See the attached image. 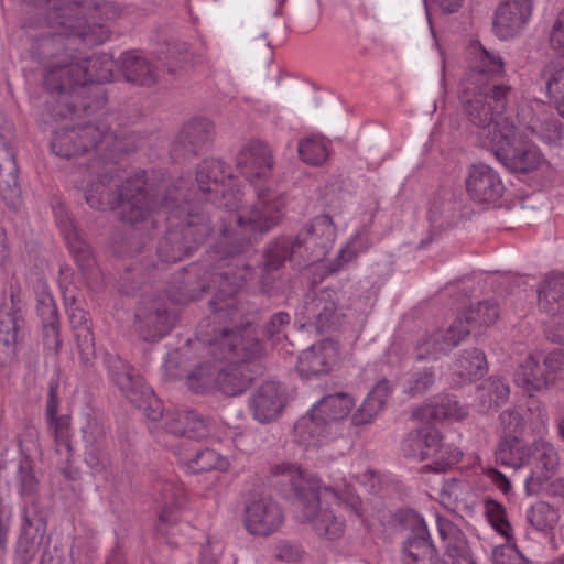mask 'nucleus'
<instances>
[{
  "mask_svg": "<svg viewBox=\"0 0 564 564\" xmlns=\"http://www.w3.org/2000/svg\"><path fill=\"white\" fill-rule=\"evenodd\" d=\"M188 180H161L148 189L147 178L140 191L144 200L139 205L151 210L149 220L130 224L134 230L150 234L165 220L170 228L158 246L161 262L183 260L197 250L215 231L212 218L219 223L213 246L214 264L207 261L191 263L178 273L183 300H197L207 290H215L209 306L217 317L231 316L236 310L234 295L251 276V267L241 254L259 236L278 225L281 200L269 189H258V202L242 206L243 194L230 167L221 160L205 159L196 171L197 191L188 188Z\"/></svg>",
  "mask_w": 564,
  "mask_h": 564,
  "instance_id": "f257e3e1",
  "label": "nucleus"
},
{
  "mask_svg": "<svg viewBox=\"0 0 564 564\" xmlns=\"http://www.w3.org/2000/svg\"><path fill=\"white\" fill-rule=\"evenodd\" d=\"M134 148L127 138L118 137L104 122L64 127L56 130L51 140V150L57 156L72 159L79 154L89 155L86 203L97 210L119 208L120 219L129 224L150 221L151 215L150 209L144 212L139 205L144 200L140 193L144 185V171L128 175L116 166L120 156Z\"/></svg>",
  "mask_w": 564,
  "mask_h": 564,
  "instance_id": "f03ea898",
  "label": "nucleus"
},
{
  "mask_svg": "<svg viewBox=\"0 0 564 564\" xmlns=\"http://www.w3.org/2000/svg\"><path fill=\"white\" fill-rule=\"evenodd\" d=\"M473 63L460 83L459 100L468 120L477 127L482 145L509 172L528 174L545 162L540 149L524 138L514 122L505 117L508 86L489 82L488 76L503 72L499 55L487 51L479 42L470 45Z\"/></svg>",
  "mask_w": 564,
  "mask_h": 564,
  "instance_id": "7ed1b4c3",
  "label": "nucleus"
},
{
  "mask_svg": "<svg viewBox=\"0 0 564 564\" xmlns=\"http://www.w3.org/2000/svg\"><path fill=\"white\" fill-rule=\"evenodd\" d=\"M204 327V323H200L197 330L198 340L209 346L215 360H226L228 365L223 369H218L210 362L200 365L187 376L189 389L195 392H205L215 387L226 395H238L245 392L253 379L247 362L262 352L256 328L249 323L235 330L225 327L214 328L215 336H210Z\"/></svg>",
  "mask_w": 564,
  "mask_h": 564,
  "instance_id": "20e7f679",
  "label": "nucleus"
},
{
  "mask_svg": "<svg viewBox=\"0 0 564 564\" xmlns=\"http://www.w3.org/2000/svg\"><path fill=\"white\" fill-rule=\"evenodd\" d=\"M276 471L291 476L297 475L310 485V488L305 486L299 488L294 501V516L300 522L311 523L318 536L336 540L345 531V520L335 514L333 509L323 507L322 499L326 501L330 498L337 503L345 505L356 516H361V500L345 479L326 486L322 485L319 479L308 478L306 473L295 465L278 466Z\"/></svg>",
  "mask_w": 564,
  "mask_h": 564,
  "instance_id": "39448f33",
  "label": "nucleus"
},
{
  "mask_svg": "<svg viewBox=\"0 0 564 564\" xmlns=\"http://www.w3.org/2000/svg\"><path fill=\"white\" fill-rule=\"evenodd\" d=\"M410 533L402 543L403 564H475L464 532L448 518L436 514L438 535L445 552L438 557L425 520L414 513L410 520Z\"/></svg>",
  "mask_w": 564,
  "mask_h": 564,
  "instance_id": "423d86ee",
  "label": "nucleus"
},
{
  "mask_svg": "<svg viewBox=\"0 0 564 564\" xmlns=\"http://www.w3.org/2000/svg\"><path fill=\"white\" fill-rule=\"evenodd\" d=\"M401 451L405 457L417 462L434 458L436 470L457 464L463 456L457 447L445 446L440 432L431 425L408 433L402 441Z\"/></svg>",
  "mask_w": 564,
  "mask_h": 564,
  "instance_id": "0eeeda50",
  "label": "nucleus"
},
{
  "mask_svg": "<svg viewBox=\"0 0 564 564\" xmlns=\"http://www.w3.org/2000/svg\"><path fill=\"white\" fill-rule=\"evenodd\" d=\"M84 462L95 478L108 480L111 476V459L108 452L107 426L104 420L91 413L85 414L82 426Z\"/></svg>",
  "mask_w": 564,
  "mask_h": 564,
  "instance_id": "6e6552de",
  "label": "nucleus"
},
{
  "mask_svg": "<svg viewBox=\"0 0 564 564\" xmlns=\"http://www.w3.org/2000/svg\"><path fill=\"white\" fill-rule=\"evenodd\" d=\"M236 166L240 174L258 189H269L281 200V209L284 205V198L269 186H262L267 183L273 172L274 159L271 148L259 140H252L243 145L237 154Z\"/></svg>",
  "mask_w": 564,
  "mask_h": 564,
  "instance_id": "1a4fd4ad",
  "label": "nucleus"
},
{
  "mask_svg": "<svg viewBox=\"0 0 564 564\" xmlns=\"http://www.w3.org/2000/svg\"><path fill=\"white\" fill-rule=\"evenodd\" d=\"M295 250L301 251V260L315 262L324 258L336 239V228L328 215L314 217L295 236Z\"/></svg>",
  "mask_w": 564,
  "mask_h": 564,
  "instance_id": "9d476101",
  "label": "nucleus"
},
{
  "mask_svg": "<svg viewBox=\"0 0 564 564\" xmlns=\"http://www.w3.org/2000/svg\"><path fill=\"white\" fill-rule=\"evenodd\" d=\"M173 316L165 296H145L135 310V326L145 341L162 339L173 326Z\"/></svg>",
  "mask_w": 564,
  "mask_h": 564,
  "instance_id": "9b49d317",
  "label": "nucleus"
},
{
  "mask_svg": "<svg viewBox=\"0 0 564 564\" xmlns=\"http://www.w3.org/2000/svg\"><path fill=\"white\" fill-rule=\"evenodd\" d=\"M338 295L334 290L323 289L308 294L301 314L306 324L314 326L319 334L336 330L341 326V315L337 311Z\"/></svg>",
  "mask_w": 564,
  "mask_h": 564,
  "instance_id": "f8f14e48",
  "label": "nucleus"
},
{
  "mask_svg": "<svg viewBox=\"0 0 564 564\" xmlns=\"http://www.w3.org/2000/svg\"><path fill=\"white\" fill-rule=\"evenodd\" d=\"M284 521L281 507L271 498L252 499L245 506L243 525L254 536H268L276 532Z\"/></svg>",
  "mask_w": 564,
  "mask_h": 564,
  "instance_id": "ddd939ff",
  "label": "nucleus"
},
{
  "mask_svg": "<svg viewBox=\"0 0 564 564\" xmlns=\"http://www.w3.org/2000/svg\"><path fill=\"white\" fill-rule=\"evenodd\" d=\"M462 319H454L447 328H437L420 336L414 347L416 359H437L457 347L466 337L467 330L459 328Z\"/></svg>",
  "mask_w": 564,
  "mask_h": 564,
  "instance_id": "4468645a",
  "label": "nucleus"
},
{
  "mask_svg": "<svg viewBox=\"0 0 564 564\" xmlns=\"http://www.w3.org/2000/svg\"><path fill=\"white\" fill-rule=\"evenodd\" d=\"M465 184L469 198L479 204L495 203L505 193V185L500 174L485 163L469 166Z\"/></svg>",
  "mask_w": 564,
  "mask_h": 564,
  "instance_id": "2eb2a0df",
  "label": "nucleus"
},
{
  "mask_svg": "<svg viewBox=\"0 0 564 564\" xmlns=\"http://www.w3.org/2000/svg\"><path fill=\"white\" fill-rule=\"evenodd\" d=\"M58 379H51L45 406V416L48 430L53 433L55 440L56 453L64 456L65 463H70L73 458V446L70 441V423L66 415H58L59 398Z\"/></svg>",
  "mask_w": 564,
  "mask_h": 564,
  "instance_id": "dca6fc26",
  "label": "nucleus"
},
{
  "mask_svg": "<svg viewBox=\"0 0 564 564\" xmlns=\"http://www.w3.org/2000/svg\"><path fill=\"white\" fill-rule=\"evenodd\" d=\"M531 0H506L496 10L494 30L501 40L519 34L532 15Z\"/></svg>",
  "mask_w": 564,
  "mask_h": 564,
  "instance_id": "f3484780",
  "label": "nucleus"
},
{
  "mask_svg": "<svg viewBox=\"0 0 564 564\" xmlns=\"http://www.w3.org/2000/svg\"><path fill=\"white\" fill-rule=\"evenodd\" d=\"M338 434L339 431L334 430L321 415L313 413L312 408L294 425L295 440L304 449H318Z\"/></svg>",
  "mask_w": 564,
  "mask_h": 564,
  "instance_id": "a211bd4d",
  "label": "nucleus"
},
{
  "mask_svg": "<svg viewBox=\"0 0 564 564\" xmlns=\"http://www.w3.org/2000/svg\"><path fill=\"white\" fill-rule=\"evenodd\" d=\"M249 406L260 423L275 420L284 406L281 386L274 381L263 383L251 397Z\"/></svg>",
  "mask_w": 564,
  "mask_h": 564,
  "instance_id": "6ab92c4d",
  "label": "nucleus"
},
{
  "mask_svg": "<svg viewBox=\"0 0 564 564\" xmlns=\"http://www.w3.org/2000/svg\"><path fill=\"white\" fill-rule=\"evenodd\" d=\"M174 453L180 464L191 474L212 469H225L227 466V460L216 451L210 448H189L187 441H182L175 445Z\"/></svg>",
  "mask_w": 564,
  "mask_h": 564,
  "instance_id": "aec40b11",
  "label": "nucleus"
},
{
  "mask_svg": "<svg viewBox=\"0 0 564 564\" xmlns=\"http://www.w3.org/2000/svg\"><path fill=\"white\" fill-rule=\"evenodd\" d=\"M164 430L187 440L203 438L208 434L204 417L192 410L167 411L164 415Z\"/></svg>",
  "mask_w": 564,
  "mask_h": 564,
  "instance_id": "412c9836",
  "label": "nucleus"
},
{
  "mask_svg": "<svg viewBox=\"0 0 564 564\" xmlns=\"http://www.w3.org/2000/svg\"><path fill=\"white\" fill-rule=\"evenodd\" d=\"M214 124L206 118H194L187 121L177 134L174 151L178 149L184 153H198L212 140Z\"/></svg>",
  "mask_w": 564,
  "mask_h": 564,
  "instance_id": "4be33fe9",
  "label": "nucleus"
},
{
  "mask_svg": "<svg viewBox=\"0 0 564 564\" xmlns=\"http://www.w3.org/2000/svg\"><path fill=\"white\" fill-rule=\"evenodd\" d=\"M335 359V350L329 341L312 345L299 356L297 370L304 378L327 373Z\"/></svg>",
  "mask_w": 564,
  "mask_h": 564,
  "instance_id": "5701e85b",
  "label": "nucleus"
},
{
  "mask_svg": "<svg viewBox=\"0 0 564 564\" xmlns=\"http://www.w3.org/2000/svg\"><path fill=\"white\" fill-rule=\"evenodd\" d=\"M69 323L77 343V349L84 366L93 365L95 358V337L89 324L88 314L78 306L68 308Z\"/></svg>",
  "mask_w": 564,
  "mask_h": 564,
  "instance_id": "b1692460",
  "label": "nucleus"
},
{
  "mask_svg": "<svg viewBox=\"0 0 564 564\" xmlns=\"http://www.w3.org/2000/svg\"><path fill=\"white\" fill-rule=\"evenodd\" d=\"M104 364L108 370L110 380L119 388L121 393L129 399L144 383V379L135 369L118 355L107 352Z\"/></svg>",
  "mask_w": 564,
  "mask_h": 564,
  "instance_id": "393cba45",
  "label": "nucleus"
},
{
  "mask_svg": "<svg viewBox=\"0 0 564 564\" xmlns=\"http://www.w3.org/2000/svg\"><path fill=\"white\" fill-rule=\"evenodd\" d=\"M121 64L127 82L150 87L160 79V67L153 65L147 57L134 52L123 53Z\"/></svg>",
  "mask_w": 564,
  "mask_h": 564,
  "instance_id": "a878e982",
  "label": "nucleus"
},
{
  "mask_svg": "<svg viewBox=\"0 0 564 564\" xmlns=\"http://www.w3.org/2000/svg\"><path fill=\"white\" fill-rule=\"evenodd\" d=\"M56 221L79 268L83 271L88 270L95 263L89 245L83 239L73 220L62 213V209L56 210Z\"/></svg>",
  "mask_w": 564,
  "mask_h": 564,
  "instance_id": "bb28decb",
  "label": "nucleus"
},
{
  "mask_svg": "<svg viewBox=\"0 0 564 564\" xmlns=\"http://www.w3.org/2000/svg\"><path fill=\"white\" fill-rule=\"evenodd\" d=\"M354 399L345 392L327 394L315 402L311 408L313 413L321 415L333 429L339 431V422L348 416Z\"/></svg>",
  "mask_w": 564,
  "mask_h": 564,
  "instance_id": "cd10ccee",
  "label": "nucleus"
},
{
  "mask_svg": "<svg viewBox=\"0 0 564 564\" xmlns=\"http://www.w3.org/2000/svg\"><path fill=\"white\" fill-rule=\"evenodd\" d=\"M392 386L389 380L381 379L367 394L361 405L352 415L355 425H365L371 423L379 412L383 409L387 399L392 393Z\"/></svg>",
  "mask_w": 564,
  "mask_h": 564,
  "instance_id": "c85d7f7f",
  "label": "nucleus"
},
{
  "mask_svg": "<svg viewBox=\"0 0 564 564\" xmlns=\"http://www.w3.org/2000/svg\"><path fill=\"white\" fill-rule=\"evenodd\" d=\"M496 462L500 465L521 468L532 457L531 445H528L520 436H503L495 452Z\"/></svg>",
  "mask_w": 564,
  "mask_h": 564,
  "instance_id": "c756f323",
  "label": "nucleus"
},
{
  "mask_svg": "<svg viewBox=\"0 0 564 564\" xmlns=\"http://www.w3.org/2000/svg\"><path fill=\"white\" fill-rule=\"evenodd\" d=\"M514 383L529 393L540 391L549 386V377L534 355L527 356L514 371Z\"/></svg>",
  "mask_w": 564,
  "mask_h": 564,
  "instance_id": "7c9ffc66",
  "label": "nucleus"
},
{
  "mask_svg": "<svg viewBox=\"0 0 564 564\" xmlns=\"http://www.w3.org/2000/svg\"><path fill=\"white\" fill-rule=\"evenodd\" d=\"M14 484L21 503L36 505L39 500L40 480L35 474L34 462L18 459Z\"/></svg>",
  "mask_w": 564,
  "mask_h": 564,
  "instance_id": "2f4dec72",
  "label": "nucleus"
},
{
  "mask_svg": "<svg viewBox=\"0 0 564 564\" xmlns=\"http://www.w3.org/2000/svg\"><path fill=\"white\" fill-rule=\"evenodd\" d=\"M499 313L498 303L492 300H487L471 305L458 314L455 319H462V326L459 328L467 330L468 336L473 329L492 325L499 317Z\"/></svg>",
  "mask_w": 564,
  "mask_h": 564,
  "instance_id": "473e14b6",
  "label": "nucleus"
},
{
  "mask_svg": "<svg viewBox=\"0 0 564 564\" xmlns=\"http://www.w3.org/2000/svg\"><path fill=\"white\" fill-rule=\"evenodd\" d=\"M540 310L549 315L564 313V274L546 279L539 290Z\"/></svg>",
  "mask_w": 564,
  "mask_h": 564,
  "instance_id": "72a5a7b5",
  "label": "nucleus"
},
{
  "mask_svg": "<svg viewBox=\"0 0 564 564\" xmlns=\"http://www.w3.org/2000/svg\"><path fill=\"white\" fill-rule=\"evenodd\" d=\"M466 414V410L449 395L441 397L436 401L415 410L413 413V415L416 417L429 419L433 421H442L446 419L459 421L464 419Z\"/></svg>",
  "mask_w": 564,
  "mask_h": 564,
  "instance_id": "f704fd0d",
  "label": "nucleus"
},
{
  "mask_svg": "<svg viewBox=\"0 0 564 564\" xmlns=\"http://www.w3.org/2000/svg\"><path fill=\"white\" fill-rule=\"evenodd\" d=\"M510 395V387L507 379L491 376L478 388L477 398L481 411H489L507 402Z\"/></svg>",
  "mask_w": 564,
  "mask_h": 564,
  "instance_id": "c9c22d12",
  "label": "nucleus"
},
{
  "mask_svg": "<svg viewBox=\"0 0 564 564\" xmlns=\"http://www.w3.org/2000/svg\"><path fill=\"white\" fill-rule=\"evenodd\" d=\"M24 319L18 312L0 314V346L7 356H13L22 339Z\"/></svg>",
  "mask_w": 564,
  "mask_h": 564,
  "instance_id": "e433bc0d",
  "label": "nucleus"
},
{
  "mask_svg": "<svg viewBox=\"0 0 564 564\" xmlns=\"http://www.w3.org/2000/svg\"><path fill=\"white\" fill-rule=\"evenodd\" d=\"M370 230L367 226H361L343 247L334 261L333 270H339L345 263L355 260L360 254L367 252L371 247Z\"/></svg>",
  "mask_w": 564,
  "mask_h": 564,
  "instance_id": "4c0bfd02",
  "label": "nucleus"
},
{
  "mask_svg": "<svg viewBox=\"0 0 564 564\" xmlns=\"http://www.w3.org/2000/svg\"><path fill=\"white\" fill-rule=\"evenodd\" d=\"M128 401L141 409L149 420L164 422L162 401L145 382L134 393L129 394Z\"/></svg>",
  "mask_w": 564,
  "mask_h": 564,
  "instance_id": "58836bf2",
  "label": "nucleus"
},
{
  "mask_svg": "<svg viewBox=\"0 0 564 564\" xmlns=\"http://www.w3.org/2000/svg\"><path fill=\"white\" fill-rule=\"evenodd\" d=\"M297 152L304 163L322 165L329 154L328 142L322 137L311 135L299 141Z\"/></svg>",
  "mask_w": 564,
  "mask_h": 564,
  "instance_id": "ea45409f",
  "label": "nucleus"
},
{
  "mask_svg": "<svg viewBox=\"0 0 564 564\" xmlns=\"http://www.w3.org/2000/svg\"><path fill=\"white\" fill-rule=\"evenodd\" d=\"M265 258L267 268L276 270L289 259L301 260V251L295 250V239L282 237L270 245Z\"/></svg>",
  "mask_w": 564,
  "mask_h": 564,
  "instance_id": "a19ab883",
  "label": "nucleus"
},
{
  "mask_svg": "<svg viewBox=\"0 0 564 564\" xmlns=\"http://www.w3.org/2000/svg\"><path fill=\"white\" fill-rule=\"evenodd\" d=\"M532 456L545 473H555L560 466V454L555 445L545 440L538 438L531 444Z\"/></svg>",
  "mask_w": 564,
  "mask_h": 564,
  "instance_id": "79ce46f5",
  "label": "nucleus"
},
{
  "mask_svg": "<svg viewBox=\"0 0 564 564\" xmlns=\"http://www.w3.org/2000/svg\"><path fill=\"white\" fill-rule=\"evenodd\" d=\"M485 367V354L478 348L465 350L457 360L459 376L468 380L482 376Z\"/></svg>",
  "mask_w": 564,
  "mask_h": 564,
  "instance_id": "37998d69",
  "label": "nucleus"
},
{
  "mask_svg": "<svg viewBox=\"0 0 564 564\" xmlns=\"http://www.w3.org/2000/svg\"><path fill=\"white\" fill-rule=\"evenodd\" d=\"M525 520L536 531L544 532L553 528L556 521L555 510L550 503L538 501L527 509Z\"/></svg>",
  "mask_w": 564,
  "mask_h": 564,
  "instance_id": "c03bdc74",
  "label": "nucleus"
},
{
  "mask_svg": "<svg viewBox=\"0 0 564 564\" xmlns=\"http://www.w3.org/2000/svg\"><path fill=\"white\" fill-rule=\"evenodd\" d=\"M183 527L187 525L178 523V509L174 505L164 506L161 509L159 513L156 531L159 534L166 539L167 543L177 544V542H174L172 538L181 532Z\"/></svg>",
  "mask_w": 564,
  "mask_h": 564,
  "instance_id": "a18cd8bd",
  "label": "nucleus"
},
{
  "mask_svg": "<svg viewBox=\"0 0 564 564\" xmlns=\"http://www.w3.org/2000/svg\"><path fill=\"white\" fill-rule=\"evenodd\" d=\"M19 458L33 460V456L42 455L39 431L35 426L26 425L18 435Z\"/></svg>",
  "mask_w": 564,
  "mask_h": 564,
  "instance_id": "49530a36",
  "label": "nucleus"
},
{
  "mask_svg": "<svg viewBox=\"0 0 564 564\" xmlns=\"http://www.w3.org/2000/svg\"><path fill=\"white\" fill-rule=\"evenodd\" d=\"M435 382V371L432 367H425L411 372L404 384V392L416 397L426 392Z\"/></svg>",
  "mask_w": 564,
  "mask_h": 564,
  "instance_id": "de8ad7c7",
  "label": "nucleus"
},
{
  "mask_svg": "<svg viewBox=\"0 0 564 564\" xmlns=\"http://www.w3.org/2000/svg\"><path fill=\"white\" fill-rule=\"evenodd\" d=\"M485 508L487 518L494 529L505 536L507 541H510L512 539V528L507 520L505 507L495 500L488 499L486 500Z\"/></svg>",
  "mask_w": 564,
  "mask_h": 564,
  "instance_id": "09e8293b",
  "label": "nucleus"
},
{
  "mask_svg": "<svg viewBox=\"0 0 564 564\" xmlns=\"http://www.w3.org/2000/svg\"><path fill=\"white\" fill-rule=\"evenodd\" d=\"M37 534L21 532L15 544V557L20 564H29L39 551Z\"/></svg>",
  "mask_w": 564,
  "mask_h": 564,
  "instance_id": "8fccbe9b",
  "label": "nucleus"
},
{
  "mask_svg": "<svg viewBox=\"0 0 564 564\" xmlns=\"http://www.w3.org/2000/svg\"><path fill=\"white\" fill-rule=\"evenodd\" d=\"M543 367L549 377L550 383H560L564 386V351L555 349L546 355Z\"/></svg>",
  "mask_w": 564,
  "mask_h": 564,
  "instance_id": "3c124183",
  "label": "nucleus"
},
{
  "mask_svg": "<svg viewBox=\"0 0 564 564\" xmlns=\"http://www.w3.org/2000/svg\"><path fill=\"white\" fill-rule=\"evenodd\" d=\"M546 91L555 101L558 115L564 119V67L550 75L546 80Z\"/></svg>",
  "mask_w": 564,
  "mask_h": 564,
  "instance_id": "603ef678",
  "label": "nucleus"
},
{
  "mask_svg": "<svg viewBox=\"0 0 564 564\" xmlns=\"http://www.w3.org/2000/svg\"><path fill=\"white\" fill-rule=\"evenodd\" d=\"M500 425L505 436L518 435L524 431L525 422L521 414L514 410H505L499 415Z\"/></svg>",
  "mask_w": 564,
  "mask_h": 564,
  "instance_id": "864d4df0",
  "label": "nucleus"
},
{
  "mask_svg": "<svg viewBox=\"0 0 564 564\" xmlns=\"http://www.w3.org/2000/svg\"><path fill=\"white\" fill-rule=\"evenodd\" d=\"M492 561L495 564H531L516 545H506L495 549Z\"/></svg>",
  "mask_w": 564,
  "mask_h": 564,
  "instance_id": "5fc2aeb1",
  "label": "nucleus"
},
{
  "mask_svg": "<svg viewBox=\"0 0 564 564\" xmlns=\"http://www.w3.org/2000/svg\"><path fill=\"white\" fill-rule=\"evenodd\" d=\"M529 129L547 142L554 141L562 134L561 124L554 118H545L539 123H532Z\"/></svg>",
  "mask_w": 564,
  "mask_h": 564,
  "instance_id": "6e6d98bb",
  "label": "nucleus"
},
{
  "mask_svg": "<svg viewBox=\"0 0 564 564\" xmlns=\"http://www.w3.org/2000/svg\"><path fill=\"white\" fill-rule=\"evenodd\" d=\"M36 312L44 324L59 323L57 306L53 297L48 294H43L37 300Z\"/></svg>",
  "mask_w": 564,
  "mask_h": 564,
  "instance_id": "4d7b16f0",
  "label": "nucleus"
},
{
  "mask_svg": "<svg viewBox=\"0 0 564 564\" xmlns=\"http://www.w3.org/2000/svg\"><path fill=\"white\" fill-rule=\"evenodd\" d=\"M59 323L43 325V345L45 351L52 355H58L62 348Z\"/></svg>",
  "mask_w": 564,
  "mask_h": 564,
  "instance_id": "13d9d810",
  "label": "nucleus"
},
{
  "mask_svg": "<svg viewBox=\"0 0 564 564\" xmlns=\"http://www.w3.org/2000/svg\"><path fill=\"white\" fill-rule=\"evenodd\" d=\"M484 477L490 485H492L503 495L507 496L511 492L512 486L510 479L498 469L494 467L485 469Z\"/></svg>",
  "mask_w": 564,
  "mask_h": 564,
  "instance_id": "bf43d9fd",
  "label": "nucleus"
},
{
  "mask_svg": "<svg viewBox=\"0 0 564 564\" xmlns=\"http://www.w3.org/2000/svg\"><path fill=\"white\" fill-rule=\"evenodd\" d=\"M550 43L558 55L564 57V9L561 11L556 22L553 25Z\"/></svg>",
  "mask_w": 564,
  "mask_h": 564,
  "instance_id": "052dcab7",
  "label": "nucleus"
},
{
  "mask_svg": "<svg viewBox=\"0 0 564 564\" xmlns=\"http://www.w3.org/2000/svg\"><path fill=\"white\" fill-rule=\"evenodd\" d=\"M223 551L224 544L220 541L208 540L207 543L202 546L200 563L216 564Z\"/></svg>",
  "mask_w": 564,
  "mask_h": 564,
  "instance_id": "680f3d73",
  "label": "nucleus"
},
{
  "mask_svg": "<svg viewBox=\"0 0 564 564\" xmlns=\"http://www.w3.org/2000/svg\"><path fill=\"white\" fill-rule=\"evenodd\" d=\"M290 315L285 312H278L273 314L269 322L265 324L267 334L272 337L282 332L283 327L290 324Z\"/></svg>",
  "mask_w": 564,
  "mask_h": 564,
  "instance_id": "e2e57ef3",
  "label": "nucleus"
},
{
  "mask_svg": "<svg viewBox=\"0 0 564 564\" xmlns=\"http://www.w3.org/2000/svg\"><path fill=\"white\" fill-rule=\"evenodd\" d=\"M167 62L164 65L169 73H175L178 68H182L185 63L188 62L187 51H176L175 48L169 50L166 56Z\"/></svg>",
  "mask_w": 564,
  "mask_h": 564,
  "instance_id": "0e129e2a",
  "label": "nucleus"
},
{
  "mask_svg": "<svg viewBox=\"0 0 564 564\" xmlns=\"http://www.w3.org/2000/svg\"><path fill=\"white\" fill-rule=\"evenodd\" d=\"M276 556L282 561L295 562L301 557V550L290 543H281L278 546Z\"/></svg>",
  "mask_w": 564,
  "mask_h": 564,
  "instance_id": "69168bd1",
  "label": "nucleus"
},
{
  "mask_svg": "<svg viewBox=\"0 0 564 564\" xmlns=\"http://www.w3.org/2000/svg\"><path fill=\"white\" fill-rule=\"evenodd\" d=\"M36 505H24L21 503V510H22V525H21V532H26L30 534L39 533V528L35 527L34 520L31 517L30 508L35 507Z\"/></svg>",
  "mask_w": 564,
  "mask_h": 564,
  "instance_id": "338daca9",
  "label": "nucleus"
},
{
  "mask_svg": "<svg viewBox=\"0 0 564 564\" xmlns=\"http://www.w3.org/2000/svg\"><path fill=\"white\" fill-rule=\"evenodd\" d=\"M547 338L553 343L564 341V317H558L546 328Z\"/></svg>",
  "mask_w": 564,
  "mask_h": 564,
  "instance_id": "774afa93",
  "label": "nucleus"
}]
</instances>
